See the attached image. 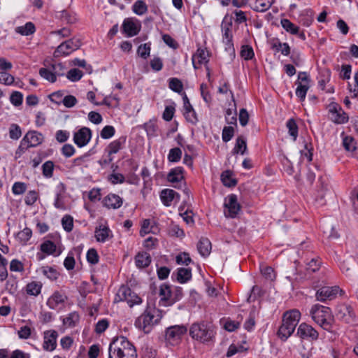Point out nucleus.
<instances>
[{
	"instance_id": "774afa93",
	"label": "nucleus",
	"mask_w": 358,
	"mask_h": 358,
	"mask_svg": "<svg viewBox=\"0 0 358 358\" xmlns=\"http://www.w3.org/2000/svg\"><path fill=\"white\" fill-rule=\"evenodd\" d=\"M32 231L31 230L26 227L21 231H20L17 234L18 238L20 240L24 243H27L31 237Z\"/></svg>"
},
{
	"instance_id": "20e7f679",
	"label": "nucleus",
	"mask_w": 358,
	"mask_h": 358,
	"mask_svg": "<svg viewBox=\"0 0 358 358\" xmlns=\"http://www.w3.org/2000/svg\"><path fill=\"white\" fill-rule=\"evenodd\" d=\"M162 317L161 312L158 309L148 306L144 313L136 320L135 325L148 334L150 331L151 326L157 324Z\"/></svg>"
},
{
	"instance_id": "a18cd8bd",
	"label": "nucleus",
	"mask_w": 358,
	"mask_h": 358,
	"mask_svg": "<svg viewBox=\"0 0 358 358\" xmlns=\"http://www.w3.org/2000/svg\"><path fill=\"white\" fill-rule=\"evenodd\" d=\"M169 86L171 90L178 93L181 92L183 89L182 82L176 78H171L169 79Z\"/></svg>"
},
{
	"instance_id": "864d4df0",
	"label": "nucleus",
	"mask_w": 358,
	"mask_h": 358,
	"mask_svg": "<svg viewBox=\"0 0 358 358\" xmlns=\"http://www.w3.org/2000/svg\"><path fill=\"white\" fill-rule=\"evenodd\" d=\"M41 285L36 282H31L27 285V294L37 296L41 292Z\"/></svg>"
},
{
	"instance_id": "6ab92c4d",
	"label": "nucleus",
	"mask_w": 358,
	"mask_h": 358,
	"mask_svg": "<svg viewBox=\"0 0 358 358\" xmlns=\"http://www.w3.org/2000/svg\"><path fill=\"white\" fill-rule=\"evenodd\" d=\"M208 52L203 48H198L196 52L192 56V64L195 69L199 68L201 64L208 62Z\"/></svg>"
},
{
	"instance_id": "680f3d73",
	"label": "nucleus",
	"mask_w": 358,
	"mask_h": 358,
	"mask_svg": "<svg viewBox=\"0 0 358 358\" xmlns=\"http://www.w3.org/2000/svg\"><path fill=\"white\" fill-rule=\"evenodd\" d=\"M115 130L113 126H105L101 131V137L103 139H108L113 137L115 134Z\"/></svg>"
},
{
	"instance_id": "c9c22d12",
	"label": "nucleus",
	"mask_w": 358,
	"mask_h": 358,
	"mask_svg": "<svg viewBox=\"0 0 358 358\" xmlns=\"http://www.w3.org/2000/svg\"><path fill=\"white\" fill-rule=\"evenodd\" d=\"M221 27H222L223 41H224V40H226V39L233 38V35L231 33L232 22L230 21L229 22H227L224 20L222 23Z\"/></svg>"
},
{
	"instance_id": "37998d69",
	"label": "nucleus",
	"mask_w": 358,
	"mask_h": 358,
	"mask_svg": "<svg viewBox=\"0 0 358 358\" xmlns=\"http://www.w3.org/2000/svg\"><path fill=\"white\" fill-rule=\"evenodd\" d=\"M27 189V185L23 182H15L12 187V192L15 195L23 194Z\"/></svg>"
},
{
	"instance_id": "7ed1b4c3",
	"label": "nucleus",
	"mask_w": 358,
	"mask_h": 358,
	"mask_svg": "<svg viewBox=\"0 0 358 358\" xmlns=\"http://www.w3.org/2000/svg\"><path fill=\"white\" fill-rule=\"evenodd\" d=\"M310 314L312 319L323 329L331 332L334 323V317L330 308L315 304L312 306Z\"/></svg>"
},
{
	"instance_id": "69168bd1",
	"label": "nucleus",
	"mask_w": 358,
	"mask_h": 358,
	"mask_svg": "<svg viewBox=\"0 0 358 358\" xmlns=\"http://www.w3.org/2000/svg\"><path fill=\"white\" fill-rule=\"evenodd\" d=\"M313 22V15L312 12H306L300 16V22L305 27H309Z\"/></svg>"
},
{
	"instance_id": "4d7b16f0",
	"label": "nucleus",
	"mask_w": 358,
	"mask_h": 358,
	"mask_svg": "<svg viewBox=\"0 0 358 358\" xmlns=\"http://www.w3.org/2000/svg\"><path fill=\"white\" fill-rule=\"evenodd\" d=\"M183 296L182 289L181 287H175L173 290L171 289V299L169 304L173 305L176 302L180 301Z\"/></svg>"
},
{
	"instance_id": "473e14b6",
	"label": "nucleus",
	"mask_w": 358,
	"mask_h": 358,
	"mask_svg": "<svg viewBox=\"0 0 358 358\" xmlns=\"http://www.w3.org/2000/svg\"><path fill=\"white\" fill-rule=\"evenodd\" d=\"M132 11L138 15H143L148 12V6L143 0H137L132 6Z\"/></svg>"
},
{
	"instance_id": "bf43d9fd",
	"label": "nucleus",
	"mask_w": 358,
	"mask_h": 358,
	"mask_svg": "<svg viewBox=\"0 0 358 358\" xmlns=\"http://www.w3.org/2000/svg\"><path fill=\"white\" fill-rule=\"evenodd\" d=\"M10 101L15 106H19L22 103L23 95L21 92L15 91L11 94Z\"/></svg>"
},
{
	"instance_id": "cd10ccee",
	"label": "nucleus",
	"mask_w": 358,
	"mask_h": 358,
	"mask_svg": "<svg viewBox=\"0 0 358 358\" xmlns=\"http://www.w3.org/2000/svg\"><path fill=\"white\" fill-rule=\"evenodd\" d=\"M275 0H255L252 8L257 12H265L268 10Z\"/></svg>"
},
{
	"instance_id": "bb28decb",
	"label": "nucleus",
	"mask_w": 358,
	"mask_h": 358,
	"mask_svg": "<svg viewBox=\"0 0 358 358\" xmlns=\"http://www.w3.org/2000/svg\"><path fill=\"white\" fill-rule=\"evenodd\" d=\"M247 151L246 139L243 136H239L236 138V144L233 148L232 152L234 154L245 155Z\"/></svg>"
},
{
	"instance_id": "e433bc0d",
	"label": "nucleus",
	"mask_w": 358,
	"mask_h": 358,
	"mask_svg": "<svg viewBox=\"0 0 358 358\" xmlns=\"http://www.w3.org/2000/svg\"><path fill=\"white\" fill-rule=\"evenodd\" d=\"M240 55L245 60H250L255 57L254 50L252 46L249 45H243L241 46Z\"/></svg>"
},
{
	"instance_id": "dca6fc26",
	"label": "nucleus",
	"mask_w": 358,
	"mask_h": 358,
	"mask_svg": "<svg viewBox=\"0 0 358 358\" xmlns=\"http://www.w3.org/2000/svg\"><path fill=\"white\" fill-rule=\"evenodd\" d=\"M58 332L56 330H48L43 333V349L45 351H53L57 347Z\"/></svg>"
},
{
	"instance_id": "6e6552de",
	"label": "nucleus",
	"mask_w": 358,
	"mask_h": 358,
	"mask_svg": "<svg viewBox=\"0 0 358 358\" xmlns=\"http://www.w3.org/2000/svg\"><path fill=\"white\" fill-rule=\"evenodd\" d=\"M187 332L185 325H173L166 329L165 339L171 345L178 344L183 335Z\"/></svg>"
},
{
	"instance_id": "4be33fe9",
	"label": "nucleus",
	"mask_w": 358,
	"mask_h": 358,
	"mask_svg": "<svg viewBox=\"0 0 358 358\" xmlns=\"http://www.w3.org/2000/svg\"><path fill=\"white\" fill-rule=\"evenodd\" d=\"M316 270H293V273L287 278L289 280H294L296 282H302L305 280L310 278Z\"/></svg>"
},
{
	"instance_id": "2f4dec72",
	"label": "nucleus",
	"mask_w": 358,
	"mask_h": 358,
	"mask_svg": "<svg viewBox=\"0 0 358 358\" xmlns=\"http://www.w3.org/2000/svg\"><path fill=\"white\" fill-rule=\"evenodd\" d=\"M280 23L282 28L291 34L296 35L299 33V27L292 23L289 20L282 19Z\"/></svg>"
},
{
	"instance_id": "c03bdc74",
	"label": "nucleus",
	"mask_w": 358,
	"mask_h": 358,
	"mask_svg": "<svg viewBox=\"0 0 358 358\" xmlns=\"http://www.w3.org/2000/svg\"><path fill=\"white\" fill-rule=\"evenodd\" d=\"M169 234L171 236L177 238H183L185 236V232L178 225L171 224L169 228Z\"/></svg>"
},
{
	"instance_id": "f8f14e48",
	"label": "nucleus",
	"mask_w": 358,
	"mask_h": 358,
	"mask_svg": "<svg viewBox=\"0 0 358 358\" xmlns=\"http://www.w3.org/2000/svg\"><path fill=\"white\" fill-rule=\"evenodd\" d=\"M224 214L226 217L235 218L241 210V206L238 203L237 196L235 194H230L228 201H225Z\"/></svg>"
},
{
	"instance_id": "72a5a7b5",
	"label": "nucleus",
	"mask_w": 358,
	"mask_h": 358,
	"mask_svg": "<svg viewBox=\"0 0 358 358\" xmlns=\"http://www.w3.org/2000/svg\"><path fill=\"white\" fill-rule=\"evenodd\" d=\"M271 48L277 52H280L285 56L290 54V47L287 43H281L278 41L271 45Z\"/></svg>"
},
{
	"instance_id": "603ef678",
	"label": "nucleus",
	"mask_w": 358,
	"mask_h": 358,
	"mask_svg": "<svg viewBox=\"0 0 358 358\" xmlns=\"http://www.w3.org/2000/svg\"><path fill=\"white\" fill-rule=\"evenodd\" d=\"M62 224L64 229L70 232L73 230V220L71 215H66L62 219Z\"/></svg>"
},
{
	"instance_id": "c85d7f7f",
	"label": "nucleus",
	"mask_w": 358,
	"mask_h": 358,
	"mask_svg": "<svg viewBox=\"0 0 358 358\" xmlns=\"http://www.w3.org/2000/svg\"><path fill=\"white\" fill-rule=\"evenodd\" d=\"M15 32L22 36H29L34 34L36 31L35 25L34 23L29 22L23 26L15 27Z\"/></svg>"
},
{
	"instance_id": "aec40b11",
	"label": "nucleus",
	"mask_w": 358,
	"mask_h": 358,
	"mask_svg": "<svg viewBox=\"0 0 358 358\" xmlns=\"http://www.w3.org/2000/svg\"><path fill=\"white\" fill-rule=\"evenodd\" d=\"M160 198H161L162 203L166 206H170L171 205V202L174 199H176L177 201H179L180 196H179L178 193H177L176 191H174L173 189H165L161 192Z\"/></svg>"
},
{
	"instance_id": "8fccbe9b",
	"label": "nucleus",
	"mask_w": 358,
	"mask_h": 358,
	"mask_svg": "<svg viewBox=\"0 0 358 358\" xmlns=\"http://www.w3.org/2000/svg\"><path fill=\"white\" fill-rule=\"evenodd\" d=\"M176 262L179 265L188 266L192 259L187 252H181L176 257Z\"/></svg>"
},
{
	"instance_id": "a19ab883",
	"label": "nucleus",
	"mask_w": 358,
	"mask_h": 358,
	"mask_svg": "<svg viewBox=\"0 0 358 358\" xmlns=\"http://www.w3.org/2000/svg\"><path fill=\"white\" fill-rule=\"evenodd\" d=\"M80 319L79 315L76 312H73L64 319L63 322L69 327H75Z\"/></svg>"
},
{
	"instance_id": "f704fd0d",
	"label": "nucleus",
	"mask_w": 358,
	"mask_h": 358,
	"mask_svg": "<svg viewBox=\"0 0 358 358\" xmlns=\"http://www.w3.org/2000/svg\"><path fill=\"white\" fill-rule=\"evenodd\" d=\"M296 85H297L296 89V95L301 101H303L306 98V93L310 88V84H303L301 82L296 81Z\"/></svg>"
},
{
	"instance_id": "412c9836",
	"label": "nucleus",
	"mask_w": 358,
	"mask_h": 358,
	"mask_svg": "<svg viewBox=\"0 0 358 358\" xmlns=\"http://www.w3.org/2000/svg\"><path fill=\"white\" fill-rule=\"evenodd\" d=\"M159 296L160 301L159 304L164 306H169V302L171 299V289L169 285L166 284H162L159 289Z\"/></svg>"
},
{
	"instance_id": "09e8293b",
	"label": "nucleus",
	"mask_w": 358,
	"mask_h": 358,
	"mask_svg": "<svg viewBox=\"0 0 358 358\" xmlns=\"http://www.w3.org/2000/svg\"><path fill=\"white\" fill-rule=\"evenodd\" d=\"M83 76V73L80 70L78 69H71L68 71L66 77L69 80L76 82L80 80Z\"/></svg>"
},
{
	"instance_id": "58836bf2",
	"label": "nucleus",
	"mask_w": 358,
	"mask_h": 358,
	"mask_svg": "<svg viewBox=\"0 0 358 358\" xmlns=\"http://www.w3.org/2000/svg\"><path fill=\"white\" fill-rule=\"evenodd\" d=\"M124 142V140L121 138L112 141L108 146V155L116 154L122 149V145Z\"/></svg>"
},
{
	"instance_id": "a211bd4d",
	"label": "nucleus",
	"mask_w": 358,
	"mask_h": 358,
	"mask_svg": "<svg viewBox=\"0 0 358 358\" xmlns=\"http://www.w3.org/2000/svg\"><path fill=\"white\" fill-rule=\"evenodd\" d=\"M122 31L127 37H132L138 34L140 26H137L132 18H126L123 21Z\"/></svg>"
},
{
	"instance_id": "49530a36",
	"label": "nucleus",
	"mask_w": 358,
	"mask_h": 358,
	"mask_svg": "<svg viewBox=\"0 0 358 358\" xmlns=\"http://www.w3.org/2000/svg\"><path fill=\"white\" fill-rule=\"evenodd\" d=\"M182 157V151L179 148H174L170 150L168 155V159L171 162H178Z\"/></svg>"
},
{
	"instance_id": "f257e3e1",
	"label": "nucleus",
	"mask_w": 358,
	"mask_h": 358,
	"mask_svg": "<svg viewBox=\"0 0 358 358\" xmlns=\"http://www.w3.org/2000/svg\"><path fill=\"white\" fill-rule=\"evenodd\" d=\"M135 346L124 336L113 338L108 348V358H137Z\"/></svg>"
},
{
	"instance_id": "f03ea898",
	"label": "nucleus",
	"mask_w": 358,
	"mask_h": 358,
	"mask_svg": "<svg viewBox=\"0 0 358 358\" xmlns=\"http://www.w3.org/2000/svg\"><path fill=\"white\" fill-rule=\"evenodd\" d=\"M301 318V313L296 309L286 311L282 315V324L277 335L282 341H285L294 333Z\"/></svg>"
},
{
	"instance_id": "f3484780",
	"label": "nucleus",
	"mask_w": 358,
	"mask_h": 358,
	"mask_svg": "<svg viewBox=\"0 0 358 358\" xmlns=\"http://www.w3.org/2000/svg\"><path fill=\"white\" fill-rule=\"evenodd\" d=\"M123 203V199L117 194L110 193L103 198V205L108 209H118Z\"/></svg>"
},
{
	"instance_id": "79ce46f5",
	"label": "nucleus",
	"mask_w": 358,
	"mask_h": 358,
	"mask_svg": "<svg viewBox=\"0 0 358 358\" xmlns=\"http://www.w3.org/2000/svg\"><path fill=\"white\" fill-rule=\"evenodd\" d=\"M54 163L52 161H47L42 165V173L44 177L50 178L53 176Z\"/></svg>"
},
{
	"instance_id": "b1692460",
	"label": "nucleus",
	"mask_w": 358,
	"mask_h": 358,
	"mask_svg": "<svg viewBox=\"0 0 358 358\" xmlns=\"http://www.w3.org/2000/svg\"><path fill=\"white\" fill-rule=\"evenodd\" d=\"M67 297L59 292H55L48 300L47 305L51 309H55L59 304L64 303Z\"/></svg>"
},
{
	"instance_id": "5fc2aeb1",
	"label": "nucleus",
	"mask_w": 358,
	"mask_h": 358,
	"mask_svg": "<svg viewBox=\"0 0 358 358\" xmlns=\"http://www.w3.org/2000/svg\"><path fill=\"white\" fill-rule=\"evenodd\" d=\"M343 145L345 149L348 151H354L356 149V143L355 139L350 136H347L343 139Z\"/></svg>"
},
{
	"instance_id": "2eb2a0df",
	"label": "nucleus",
	"mask_w": 358,
	"mask_h": 358,
	"mask_svg": "<svg viewBox=\"0 0 358 358\" xmlns=\"http://www.w3.org/2000/svg\"><path fill=\"white\" fill-rule=\"evenodd\" d=\"M52 71L46 68H41L39 70V74L44 79L53 83L57 80V76H61L64 75V73L57 71V69H63V64L61 63L54 64L52 65Z\"/></svg>"
},
{
	"instance_id": "c756f323",
	"label": "nucleus",
	"mask_w": 358,
	"mask_h": 358,
	"mask_svg": "<svg viewBox=\"0 0 358 358\" xmlns=\"http://www.w3.org/2000/svg\"><path fill=\"white\" fill-rule=\"evenodd\" d=\"M221 180L226 187L236 186L237 181L232 178V172L231 171H224L221 174Z\"/></svg>"
},
{
	"instance_id": "6e6d98bb",
	"label": "nucleus",
	"mask_w": 358,
	"mask_h": 358,
	"mask_svg": "<svg viewBox=\"0 0 358 358\" xmlns=\"http://www.w3.org/2000/svg\"><path fill=\"white\" fill-rule=\"evenodd\" d=\"M234 135V129L231 126L224 127L222 129V138L224 142L229 141Z\"/></svg>"
},
{
	"instance_id": "393cba45",
	"label": "nucleus",
	"mask_w": 358,
	"mask_h": 358,
	"mask_svg": "<svg viewBox=\"0 0 358 358\" xmlns=\"http://www.w3.org/2000/svg\"><path fill=\"white\" fill-rule=\"evenodd\" d=\"M197 250L201 256H208L211 251L210 241L207 238H201L197 243Z\"/></svg>"
},
{
	"instance_id": "4c0bfd02",
	"label": "nucleus",
	"mask_w": 358,
	"mask_h": 358,
	"mask_svg": "<svg viewBox=\"0 0 358 358\" xmlns=\"http://www.w3.org/2000/svg\"><path fill=\"white\" fill-rule=\"evenodd\" d=\"M110 230L108 227L96 229L95 231V237L97 241L105 242L109 236Z\"/></svg>"
},
{
	"instance_id": "ddd939ff",
	"label": "nucleus",
	"mask_w": 358,
	"mask_h": 358,
	"mask_svg": "<svg viewBox=\"0 0 358 358\" xmlns=\"http://www.w3.org/2000/svg\"><path fill=\"white\" fill-rule=\"evenodd\" d=\"M343 293V291L338 286L323 287L316 292L317 300L324 302L326 300H331L335 298L338 292Z\"/></svg>"
},
{
	"instance_id": "052dcab7",
	"label": "nucleus",
	"mask_w": 358,
	"mask_h": 358,
	"mask_svg": "<svg viewBox=\"0 0 358 358\" xmlns=\"http://www.w3.org/2000/svg\"><path fill=\"white\" fill-rule=\"evenodd\" d=\"M138 55L143 59H146L150 53V45L144 43L141 45L137 50Z\"/></svg>"
},
{
	"instance_id": "de8ad7c7",
	"label": "nucleus",
	"mask_w": 358,
	"mask_h": 358,
	"mask_svg": "<svg viewBox=\"0 0 358 358\" xmlns=\"http://www.w3.org/2000/svg\"><path fill=\"white\" fill-rule=\"evenodd\" d=\"M192 270H178L176 277L178 282L185 283L192 278Z\"/></svg>"
},
{
	"instance_id": "a878e982",
	"label": "nucleus",
	"mask_w": 358,
	"mask_h": 358,
	"mask_svg": "<svg viewBox=\"0 0 358 358\" xmlns=\"http://www.w3.org/2000/svg\"><path fill=\"white\" fill-rule=\"evenodd\" d=\"M184 169L181 166L172 169L167 176V179L171 182H180L184 178Z\"/></svg>"
},
{
	"instance_id": "9d476101",
	"label": "nucleus",
	"mask_w": 358,
	"mask_h": 358,
	"mask_svg": "<svg viewBox=\"0 0 358 358\" xmlns=\"http://www.w3.org/2000/svg\"><path fill=\"white\" fill-rule=\"evenodd\" d=\"M328 117L331 121L337 124H345L348 121V115L343 111L342 108L336 103L329 105Z\"/></svg>"
},
{
	"instance_id": "423d86ee",
	"label": "nucleus",
	"mask_w": 358,
	"mask_h": 358,
	"mask_svg": "<svg viewBox=\"0 0 358 358\" xmlns=\"http://www.w3.org/2000/svg\"><path fill=\"white\" fill-rule=\"evenodd\" d=\"M115 302L125 301L130 307L142 303L141 298L134 293L127 285H122L114 299Z\"/></svg>"
},
{
	"instance_id": "4468645a",
	"label": "nucleus",
	"mask_w": 358,
	"mask_h": 358,
	"mask_svg": "<svg viewBox=\"0 0 358 358\" xmlns=\"http://www.w3.org/2000/svg\"><path fill=\"white\" fill-rule=\"evenodd\" d=\"M91 138V129L88 127H83L74 133L73 141L78 147L83 148L90 142Z\"/></svg>"
},
{
	"instance_id": "0eeeda50",
	"label": "nucleus",
	"mask_w": 358,
	"mask_h": 358,
	"mask_svg": "<svg viewBox=\"0 0 358 358\" xmlns=\"http://www.w3.org/2000/svg\"><path fill=\"white\" fill-rule=\"evenodd\" d=\"M43 136L36 131H29L22 139L16 153L24 152L29 148L36 147L43 142Z\"/></svg>"
},
{
	"instance_id": "e2e57ef3",
	"label": "nucleus",
	"mask_w": 358,
	"mask_h": 358,
	"mask_svg": "<svg viewBox=\"0 0 358 358\" xmlns=\"http://www.w3.org/2000/svg\"><path fill=\"white\" fill-rule=\"evenodd\" d=\"M14 77L6 71L0 72V83L6 85H10L14 83Z\"/></svg>"
},
{
	"instance_id": "7c9ffc66",
	"label": "nucleus",
	"mask_w": 358,
	"mask_h": 358,
	"mask_svg": "<svg viewBox=\"0 0 358 358\" xmlns=\"http://www.w3.org/2000/svg\"><path fill=\"white\" fill-rule=\"evenodd\" d=\"M40 250L48 255H55L57 252V246L52 241L47 240L41 244Z\"/></svg>"
},
{
	"instance_id": "39448f33",
	"label": "nucleus",
	"mask_w": 358,
	"mask_h": 358,
	"mask_svg": "<svg viewBox=\"0 0 358 358\" xmlns=\"http://www.w3.org/2000/svg\"><path fill=\"white\" fill-rule=\"evenodd\" d=\"M189 336L196 341L206 343L213 340L215 332L212 325L204 322H195L189 328Z\"/></svg>"
},
{
	"instance_id": "3c124183",
	"label": "nucleus",
	"mask_w": 358,
	"mask_h": 358,
	"mask_svg": "<svg viewBox=\"0 0 358 358\" xmlns=\"http://www.w3.org/2000/svg\"><path fill=\"white\" fill-rule=\"evenodd\" d=\"M38 199V194L35 190L27 192L24 198V203L27 206H33Z\"/></svg>"
},
{
	"instance_id": "13d9d810",
	"label": "nucleus",
	"mask_w": 358,
	"mask_h": 358,
	"mask_svg": "<svg viewBox=\"0 0 358 358\" xmlns=\"http://www.w3.org/2000/svg\"><path fill=\"white\" fill-rule=\"evenodd\" d=\"M22 135L20 127L16 124H12L9 129V136L11 139L17 140Z\"/></svg>"
},
{
	"instance_id": "5701e85b",
	"label": "nucleus",
	"mask_w": 358,
	"mask_h": 358,
	"mask_svg": "<svg viewBox=\"0 0 358 358\" xmlns=\"http://www.w3.org/2000/svg\"><path fill=\"white\" fill-rule=\"evenodd\" d=\"M151 262V257L146 252H138L135 257L136 266L139 268L148 267Z\"/></svg>"
},
{
	"instance_id": "0e129e2a",
	"label": "nucleus",
	"mask_w": 358,
	"mask_h": 358,
	"mask_svg": "<svg viewBox=\"0 0 358 358\" xmlns=\"http://www.w3.org/2000/svg\"><path fill=\"white\" fill-rule=\"evenodd\" d=\"M347 310L348 307L345 305H341L336 308V315L341 319L345 320L346 322H350L348 318H347Z\"/></svg>"
},
{
	"instance_id": "1a4fd4ad",
	"label": "nucleus",
	"mask_w": 358,
	"mask_h": 358,
	"mask_svg": "<svg viewBox=\"0 0 358 358\" xmlns=\"http://www.w3.org/2000/svg\"><path fill=\"white\" fill-rule=\"evenodd\" d=\"M81 41L78 38H71L61 43L55 51V56L68 55L81 46Z\"/></svg>"
},
{
	"instance_id": "9b49d317",
	"label": "nucleus",
	"mask_w": 358,
	"mask_h": 358,
	"mask_svg": "<svg viewBox=\"0 0 358 358\" xmlns=\"http://www.w3.org/2000/svg\"><path fill=\"white\" fill-rule=\"evenodd\" d=\"M296 336L303 340L314 341L318 339L319 333L311 325L302 322L297 329Z\"/></svg>"
},
{
	"instance_id": "ea45409f",
	"label": "nucleus",
	"mask_w": 358,
	"mask_h": 358,
	"mask_svg": "<svg viewBox=\"0 0 358 358\" xmlns=\"http://www.w3.org/2000/svg\"><path fill=\"white\" fill-rule=\"evenodd\" d=\"M286 126L289 130V135L295 141L298 136V126L295 120L292 118L287 120Z\"/></svg>"
},
{
	"instance_id": "338daca9",
	"label": "nucleus",
	"mask_w": 358,
	"mask_h": 358,
	"mask_svg": "<svg viewBox=\"0 0 358 358\" xmlns=\"http://www.w3.org/2000/svg\"><path fill=\"white\" fill-rule=\"evenodd\" d=\"M109 322L106 319L99 320L95 326V332L98 334L104 332L108 327Z\"/></svg>"
}]
</instances>
